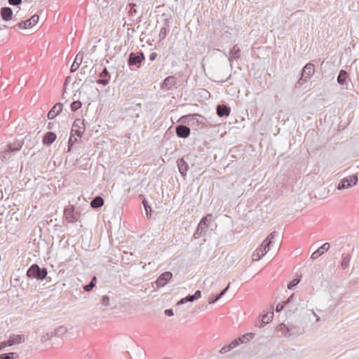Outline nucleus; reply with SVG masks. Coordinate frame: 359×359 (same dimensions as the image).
I'll list each match as a JSON object with an SVG mask.
<instances>
[{"mask_svg": "<svg viewBox=\"0 0 359 359\" xmlns=\"http://www.w3.org/2000/svg\"><path fill=\"white\" fill-rule=\"evenodd\" d=\"M201 297V292L200 290H196L194 294H192V299L197 300Z\"/></svg>", "mask_w": 359, "mask_h": 359, "instance_id": "49", "label": "nucleus"}, {"mask_svg": "<svg viewBox=\"0 0 359 359\" xmlns=\"http://www.w3.org/2000/svg\"><path fill=\"white\" fill-rule=\"evenodd\" d=\"M351 255L350 254H342L341 266L343 269H347L349 266Z\"/></svg>", "mask_w": 359, "mask_h": 359, "instance_id": "28", "label": "nucleus"}, {"mask_svg": "<svg viewBox=\"0 0 359 359\" xmlns=\"http://www.w3.org/2000/svg\"><path fill=\"white\" fill-rule=\"evenodd\" d=\"M230 350H231V348H230V345L229 344L227 346H224V347H222V349L220 350V353L224 354L229 352Z\"/></svg>", "mask_w": 359, "mask_h": 359, "instance_id": "48", "label": "nucleus"}, {"mask_svg": "<svg viewBox=\"0 0 359 359\" xmlns=\"http://www.w3.org/2000/svg\"><path fill=\"white\" fill-rule=\"evenodd\" d=\"M164 313L167 316L169 317L172 316L174 315L173 311L171 309H165Z\"/></svg>", "mask_w": 359, "mask_h": 359, "instance_id": "50", "label": "nucleus"}, {"mask_svg": "<svg viewBox=\"0 0 359 359\" xmlns=\"http://www.w3.org/2000/svg\"><path fill=\"white\" fill-rule=\"evenodd\" d=\"M56 135L53 132H48L43 138V143L45 145H50L56 139Z\"/></svg>", "mask_w": 359, "mask_h": 359, "instance_id": "23", "label": "nucleus"}, {"mask_svg": "<svg viewBox=\"0 0 359 359\" xmlns=\"http://www.w3.org/2000/svg\"><path fill=\"white\" fill-rule=\"evenodd\" d=\"M346 77H347V72L345 70H341L337 76V82L341 85L344 84Z\"/></svg>", "mask_w": 359, "mask_h": 359, "instance_id": "31", "label": "nucleus"}, {"mask_svg": "<svg viewBox=\"0 0 359 359\" xmlns=\"http://www.w3.org/2000/svg\"><path fill=\"white\" fill-rule=\"evenodd\" d=\"M273 318V312L266 313L262 317V320L259 322V327H262L268 324Z\"/></svg>", "mask_w": 359, "mask_h": 359, "instance_id": "25", "label": "nucleus"}, {"mask_svg": "<svg viewBox=\"0 0 359 359\" xmlns=\"http://www.w3.org/2000/svg\"><path fill=\"white\" fill-rule=\"evenodd\" d=\"M53 335H54L53 332H47L46 334H43L41 337V341L42 342H45V341H48V339H50L51 337H53Z\"/></svg>", "mask_w": 359, "mask_h": 359, "instance_id": "40", "label": "nucleus"}, {"mask_svg": "<svg viewBox=\"0 0 359 359\" xmlns=\"http://www.w3.org/2000/svg\"><path fill=\"white\" fill-rule=\"evenodd\" d=\"M77 141V139L76 137H74V135H72V133H71V136L69 140V147H68V151H70L72 147L73 144Z\"/></svg>", "mask_w": 359, "mask_h": 359, "instance_id": "43", "label": "nucleus"}, {"mask_svg": "<svg viewBox=\"0 0 359 359\" xmlns=\"http://www.w3.org/2000/svg\"><path fill=\"white\" fill-rule=\"evenodd\" d=\"M22 0H8V2L11 6H18L21 4Z\"/></svg>", "mask_w": 359, "mask_h": 359, "instance_id": "47", "label": "nucleus"}, {"mask_svg": "<svg viewBox=\"0 0 359 359\" xmlns=\"http://www.w3.org/2000/svg\"><path fill=\"white\" fill-rule=\"evenodd\" d=\"M157 55H157V53H155V52L151 53L149 55V60H150L151 61H154V60H156V58L157 57Z\"/></svg>", "mask_w": 359, "mask_h": 359, "instance_id": "51", "label": "nucleus"}, {"mask_svg": "<svg viewBox=\"0 0 359 359\" xmlns=\"http://www.w3.org/2000/svg\"><path fill=\"white\" fill-rule=\"evenodd\" d=\"M25 341V337L22 334H13L9 337V339L6 342L3 343V346H13L15 344H20Z\"/></svg>", "mask_w": 359, "mask_h": 359, "instance_id": "8", "label": "nucleus"}, {"mask_svg": "<svg viewBox=\"0 0 359 359\" xmlns=\"http://www.w3.org/2000/svg\"><path fill=\"white\" fill-rule=\"evenodd\" d=\"M67 330L65 327L64 326H60L57 328H56L53 333H54V335L56 336V337H62L64 334H66Z\"/></svg>", "mask_w": 359, "mask_h": 359, "instance_id": "32", "label": "nucleus"}, {"mask_svg": "<svg viewBox=\"0 0 359 359\" xmlns=\"http://www.w3.org/2000/svg\"><path fill=\"white\" fill-rule=\"evenodd\" d=\"M172 273L170 271H166L161 274L155 281L157 287H161L165 286L167 283L172 278Z\"/></svg>", "mask_w": 359, "mask_h": 359, "instance_id": "9", "label": "nucleus"}, {"mask_svg": "<svg viewBox=\"0 0 359 359\" xmlns=\"http://www.w3.org/2000/svg\"><path fill=\"white\" fill-rule=\"evenodd\" d=\"M14 151H11V149L6 147L4 151H1L0 158L3 162H7L11 158V153Z\"/></svg>", "mask_w": 359, "mask_h": 359, "instance_id": "29", "label": "nucleus"}, {"mask_svg": "<svg viewBox=\"0 0 359 359\" xmlns=\"http://www.w3.org/2000/svg\"><path fill=\"white\" fill-rule=\"evenodd\" d=\"M95 283H96V277L94 276L93 278V279L91 280V281L88 284L83 286V290L86 292L91 291L93 290V288L95 287Z\"/></svg>", "mask_w": 359, "mask_h": 359, "instance_id": "34", "label": "nucleus"}, {"mask_svg": "<svg viewBox=\"0 0 359 359\" xmlns=\"http://www.w3.org/2000/svg\"><path fill=\"white\" fill-rule=\"evenodd\" d=\"M278 330L283 331L285 334H287V333L290 332V329L287 327H286L285 324H280L278 326Z\"/></svg>", "mask_w": 359, "mask_h": 359, "instance_id": "41", "label": "nucleus"}, {"mask_svg": "<svg viewBox=\"0 0 359 359\" xmlns=\"http://www.w3.org/2000/svg\"><path fill=\"white\" fill-rule=\"evenodd\" d=\"M224 295H222V293L220 292L217 297H215L216 302L218 301Z\"/></svg>", "mask_w": 359, "mask_h": 359, "instance_id": "56", "label": "nucleus"}, {"mask_svg": "<svg viewBox=\"0 0 359 359\" xmlns=\"http://www.w3.org/2000/svg\"><path fill=\"white\" fill-rule=\"evenodd\" d=\"M294 297H295V294H294V293H293V294H292L288 297V299H287L286 301L283 302L282 303L278 304L276 306V312H280V311H281L284 309V307H285V306H287V307H288V309H289L290 310H292L293 309H296V306H292L290 305V304L292 303V300H293V299H294Z\"/></svg>", "mask_w": 359, "mask_h": 359, "instance_id": "12", "label": "nucleus"}, {"mask_svg": "<svg viewBox=\"0 0 359 359\" xmlns=\"http://www.w3.org/2000/svg\"><path fill=\"white\" fill-rule=\"evenodd\" d=\"M39 19L37 15H34L29 19L18 23L17 26L21 29L31 28L38 22Z\"/></svg>", "mask_w": 359, "mask_h": 359, "instance_id": "7", "label": "nucleus"}, {"mask_svg": "<svg viewBox=\"0 0 359 359\" xmlns=\"http://www.w3.org/2000/svg\"><path fill=\"white\" fill-rule=\"evenodd\" d=\"M145 266H146V264H144L142 266V269H144V268H145Z\"/></svg>", "mask_w": 359, "mask_h": 359, "instance_id": "61", "label": "nucleus"}, {"mask_svg": "<svg viewBox=\"0 0 359 359\" xmlns=\"http://www.w3.org/2000/svg\"><path fill=\"white\" fill-rule=\"evenodd\" d=\"M143 205H144V209L146 210L147 216L148 217H151V208H150V206L147 204L146 201H143Z\"/></svg>", "mask_w": 359, "mask_h": 359, "instance_id": "44", "label": "nucleus"}, {"mask_svg": "<svg viewBox=\"0 0 359 359\" xmlns=\"http://www.w3.org/2000/svg\"><path fill=\"white\" fill-rule=\"evenodd\" d=\"M224 295H222V293L220 292L217 297H215L216 302L218 301Z\"/></svg>", "mask_w": 359, "mask_h": 359, "instance_id": "55", "label": "nucleus"}, {"mask_svg": "<svg viewBox=\"0 0 359 359\" xmlns=\"http://www.w3.org/2000/svg\"><path fill=\"white\" fill-rule=\"evenodd\" d=\"M278 235L276 231L271 232L267 238L262 242V246H266V248L270 249V245L272 242V240Z\"/></svg>", "mask_w": 359, "mask_h": 359, "instance_id": "30", "label": "nucleus"}, {"mask_svg": "<svg viewBox=\"0 0 359 359\" xmlns=\"http://www.w3.org/2000/svg\"><path fill=\"white\" fill-rule=\"evenodd\" d=\"M84 131V120L80 118L76 119L72 128L71 133H72V135H77L78 137H81Z\"/></svg>", "mask_w": 359, "mask_h": 359, "instance_id": "6", "label": "nucleus"}, {"mask_svg": "<svg viewBox=\"0 0 359 359\" xmlns=\"http://www.w3.org/2000/svg\"><path fill=\"white\" fill-rule=\"evenodd\" d=\"M100 79L97 80V83L103 86H107L109 83L111 75L107 69L105 67L99 74Z\"/></svg>", "mask_w": 359, "mask_h": 359, "instance_id": "13", "label": "nucleus"}, {"mask_svg": "<svg viewBox=\"0 0 359 359\" xmlns=\"http://www.w3.org/2000/svg\"><path fill=\"white\" fill-rule=\"evenodd\" d=\"M179 171L182 176H186L187 172L189 169V165L183 158L178 159L177 161Z\"/></svg>", "mask_w": 359, "mask_h": 359, "instance_id": "20", "label": "nucleus"}, {"mask_svg": "<svg viewBox=\"0 0 359 359\" xmlns=\"http://www.w3.org/2000/svg\"><path fill=\"white\" fill-rule=\"evenodd\" d=\"M201 221H204L205 224H208V226L213 221V217L212 214H208L206 216L202 218Z\"/></svg>", "mask_w": 359, "mask_h": 359, "instance_id": "39", "label": "nucleus"}, {"mask_svg": "<svg viewBox=\"0 0 359 359\" xmlns=\"http://www.w3.org/2000/svg\"><path fill=\"white\" fill-rule=\"evenodd\" d=\"M197 115L196 114H189L187 116H182L179 121H180L183 124H191L192 122L194 123L195 121L198 122V120L196 119Z\"/></svg>", "mask_w": 359, "mask_h": 359, "instance_id": "24", "label": "nucleus"}, {"mask_svg": "<svg viewBox=\"0 0 359 359\" xmlns=\"http://www.w3.org/2000/svg\"><path fill=\"white\" fill-rule=\"evenodd\" d=\"M270 249L266 248V246L261 245L260 248H258L256 251L252 254V261H258L261 259Z\"/></svg>", "mask_w": 359, "mask_h": 359, "instance_id": "16", "label": "nucleus"}, {"mask_svg": "<svg viewBox=\"0 0 359 359\" xmlns=\"http://www.w3.org/2000/svg\"><path fill=\"white\" fill-rule=\"evenodd\" d=\"M0 14L4 21H9L12 19L13 10L10 7H3L1 8Z\"/></svg>", "mask_w": 359, "mask_h": 359, "instance_id": "18", "label": "nucleus"}, {"mask_svg": "<svg viewBox=\"0 0 359 359\" xmlns=\"http://www.w3.org/2000/svg\"><path fill=\"white\" fill-rule=\"evenodd\" d=\"M224 295H222V293L220 292L217 297H215L216 302L218 301Z\"/></svg>", "mask_w": 359, "mask_h": 359, "instance_id": "57", "label": "nucleus"}, {"mask_svg": "<svg viewBox=\"0 0 359 359\" xmlns=\"http://www.w3.org/2000/svg\"><path fill=\"white\" fill-rule=\"evenodd\" d=\"M314 74V65L307 63L302 69L301 76L295 83V88H300L304 83L308 81Z\"/></svg>", "mask_w": 359, "mask_h": 359, "instance_id": "2", "label": "nucleus"}, {"mask_svg": "<svg viewBox=\"0 0 359 359\" xmlns=\"http://www.w3.org/2000/svg\"><path fill=\"white\" fill-rule=\"evenodd\" d=\"M176 84V79L174 76H167L161 86V89H165L167 90H170L174 87Z\"/></svg>", "mask_w": 359, "mask_h": 359, "instance_id": "14", "label": "nucleus"}, {"mask_svg": "<svg viewBox=\"0 0 359 359\" xmlns=\"http://www.w3.org/2000/svg\"><path fill=\"white\" fill-rule=\"evenodd\" d=\"M313 315L315 316V318H316V321H318L320 318L318 316L316 315V313L315 312H313Z\"/></svg>", "mask_w": 359, "mask_h": 359, "instance_id": "59", "label": "nucleus"}, {"mask_svg": "<svg viewBox=\"0 0 359 359\" xmlns=\"http://www.w3.org/2000/svg\"><path fill=\"white\" fill-rule=\"evenodd\" d=\"M194 299H192V295H188L186 297H184L182 299H181L178 302H177V304L180 305V304H184L188 302H194Z\"/></svg>", "mask_w": 359, "mask_h": 359, "instance_id": "38", "label": "nucleus"}, {"mask_svg": "<svg viewBox=\"0 0 359 359\" xmlns=\"http://www.w3.org/2000/svg\"><path fill=\"white\" fill-rule=\"evenodd\" d=\"M22 145L23 141L22 140H16L13 144L7 145L6 147L11 149V151L16 152L20 150Z\"/></svg>", "mask_w": 359, "mask_h": 359, "instance_id": "26", "label": "nucleus"}, {"mask_svg": "<svg viewBox=\"0 0 359 359\" xmlns=\"http://www.w3.org/2000/svg\"><path fill=\"white\" fill-rule=\"evenodd\" d=\"M224 54L226 56L229 57V62L230 66L232 67V65H233L232 58L237 59V58L240 57L241 48L238 46V45L236 44L233 46V47L232 48V49L231 50V51L229 52V54H226L225 52H224Z\"/></svg>", "mask_w": 359, "mask_h": 359, "instance_id": "10", "label": "nucleus"}, {"mask_svg": "<svg viewBox=\"0 0 359 359\" xmlns=\"http://www.w3.org/2000/svg\"><path fill=\"white\" fill-rule=\"evenodd\" d=\"M80 213L75 211L74 205H69L65 208L64 217L68 223H74L78 221Z\"/></svg>", "mask_w": 359, "mask_h": 359, "instance_id": "3", "label": "nucleus"}, {"mask_svg": "<svg viewBox=\"0 0 359 359\" xmlns=\"http://www.w3.org/2000/svg\"><path fill=\"white\" fill-rule=\"evenodd\" d=\"M252 338H253V337H245V342L244 343H246V342L249 341Z\"/></svg>", "mask_w": 359, "mask_h": 359, "instance_id": "58", "label": "nucleus"}, {"mask_svg": "<svg viewBox=\"0 0 359 359\" xmlns=\"http://www.w3.org/2000/svg\"><path fill=\"white\" fill-rule=\"evenodd\" d=\"M133 256V254L132 253H129V252H123L122 256H121V259H122V262L126 264H128L130 262H131V257Z\"/></svg>", "mask_w": 359, "mask_h": 359, "instance_id": "35", "label": "nucleus"}, {"mask_svg": "<svg viewBox=\"0 0 359 359\" xmlns=\"http://www.w3.org/2000/svg\"><path fill=\"white\" fill-rule=\"evenodd\" d=\"M52 125H53V123H48V129H52Z\"/></svg>", "mask_w": 359, "mask_h": 359, "instance_id": "60", "label": "nucleus"}, {"mask_svg": "<svg viewBox=\"0 0 359 359\" xmlns=\"http://www.w3.org/2000/svg\"><path fill=\"white\" fill-rule=\"evenodd\" d=\"M201 235H200V231H197V230L196 231V232L194 233V237L195 238H198L200 237Z\"/></svg>", "mask_w": 359, "mask_h": 359, "instance_id": "54", "label": "nucleus"}, {"mask_svg": "<svg viewBox=\"0 0 359 359\" xmlns=\"http://www.w3.org/2000/svg\"><path fill=\"white\" fill-rule=\"evenodd\" d=\"M14 355H17L15 353H3L0 355V359H13Z\"/></svg>", "mask_w": 359, "mask_h": 359, "instance_id": "42", "label": "nucleus"}, {"mask_svg": "<svg viewBox=\"0 0 359 359\" xmlns=\"http://www.w3.org/2000/svg\"><path fill=\"white\" fill-rule=\"evenodd\" d=\"M229 285H230V283L228 284V285L224 290H222V291L221 292L222 295H224L226 294V292L229 290Z\"/></svg>", "mask_w": 359, "mask_h": 359, "instance_id": "52", "label": "nucleus"}, {"mask_svg": "<svg viewBox=\"0 0 359 359\" xmlns=\"http://www.w3.org/2000/svg\"><path fill=\"white\" fill-rule=\"evenodd\" d=\"M82 60H83V53L79 52L76 55L74 62H73V64L71 66L70 72H76L79 69V66L81 65Z\"/></svg>", "mask_w": 359, "mask_h": 359, "instance_id": "21", "label": "nucleus"}, {"mask_svg": "<svg viewBox=\"0 0 359 359\" xmlns=\"http://www.w3.org/2000/svg\"><path fill=\"white\" fill-rule=\"evenodd\" d=\"M62 110V104L56 103L48 113V118L53 119L58 115Z\"/></svg>", "mask_w": 359, "mask_h": 359, "instance_id": "17", "label": "nucleus"}, {"mask_svg": "<svg viewBox=\"0 0 359 359\" xmlns=\"http://www.w3.org/2000/svg\"><path fill=\"white\" fill-rule=\"evenodd\" d=\"M101 304L105 306H108L109 304V297L107 295L103 296L101 299Z\"/></svg>", "mask_w": 359, "mask_h": 359, "instance_id": "46", "label": "nucleus"}, {"mask_svg": "<svg viewBox=\"0 0 359 359\" xmlns=\"http://www.w3.org/2000/svg\"><path fill=\"white\" fill-rule=\"evenodd\" d=\"M330 248V245L329 243H325L322 245L317 250L313 252L311 256L312 259H316L322 255H323L325 252H327Z\"/></svg>", "mask_w": 359, "mask_h": 359, "instance_id": "15", "label": "nucleus"}, {"mask_svg": "<svg viewBox=\"0 0 359 359\" xmlns=\"http://www.w3.org/2000/svg\"><path fill=\"white\" fill-rule=\"evenodd\" d=\"M82 106V104L81 102L79 101V100H77V101H74L72 104H71V109L73 111H76V110H78L79 109H80Z\"/></svg>", "mask_w": 359, "mask_h": 359, "instance_id": "36", "label": "nucleus"}, {"mask_svg": "<svg viewBox=\"0 0 359 359\" xmlns=\"http://www.w3.org/2000/svg\"><path fill=\"white\" fill-rule=\"evenodd\" d=\"M104 205V199L101 196H95L90 202L93 208H99Z\"/></svg>", "mask_w": 359, "mask_h": 359, "instance_id": "27", "label": "nucleus"}, {"mask_svg": "<svg viewBox=\"0 0 359 359\" xmlns=\"http://www.w3.org/2000/svg\"><path fill=\"white\" fill-rule=\"evenodd\" d=\"M27 276L29 278L43 280L48 275L46 268H41L37 264H33L27 271Z\"/></svg>", "mask_w": 359, "mask_h": 359, "instance_id": "1", "label": "nucleus"}, {"mask_svg": "<svg viewBox=\"0 0 359 359\" xmlns=\"http://www.w3.org/2000/svg\"><path fill=\"white\" fill-rule=\"evenodd\" d=\"M230 111V108L224 104H219L217 107V114L220 117L229 116Z\"/></svg>", "mask_w": 359, "mask_h": 359, "instance_id": "22", "label": "nucleus"}, {"mask_svg": "<svg viewBox=\"0 0 359 359\" xmlns=\"http://www.w3.org/2000/svg\"><path fill=\"white\" fill-rule=\"evenodd\" d=\"M144 59V55L142 52H138L137 53L132 52L129 54L128 64L129 66H135L139 68Z\"/></svg>", "mask_w": 359, "mask_h": 359, "instance_id": "5", "label": "nucleus"}, {"mask_svg": "<svg viewBox=\"0 0 359 359\" xmlns=\"http://www.w3.org/2000/svg\"><path fill=\"white\" fill-rule=\"evenodd\" d=\"M215 302H216V300H215V297L213 296L212 297H210L208 298V303L209 304H213Z\"/></svg>", "mask_w": 359, "mask_h": 359, "instance_id": "53", "label": "nucleus"}, {"mask_svg": "<svg viewBox=\"0 0 359 359\" xmlns=\"http://www.w3.org/2000/svg\"><path fill=\"white\" fill-rule=\"evenodd\" d=\"M176 134L177 137L181 138H187L190 135V128L183 123L181 125H178L175 128Z\"/></svg>", "mask_w": 359, "mask_h": 359, "instance_id": "11", "label": "nucleus"}, {"mask_svg": "<svg viewBox=\"0 0 359 359\" xmlns=\"http://www.w3.org/2000/svg\"><path fill=\"white\" fill-rule=\"evenodd\" d=\"M358 181V176L356 175H352L345 178H343L338 184L337 189L339 190L348 189L353 186L356 185Z\"/></svg>", "mask_w": 359, "mask_h": 359, "instance_id": "4", "label": "nucleus"}, {"mask_svg": "<svg viewBox=\"0 0 359 359\" xmlns=\"http://www.w3.org/2000/svg\"><path fill=\"white\" fill-rule=\"evenodd\" d=\"M254 337V334L248 333L246 334L243 335L241 337L234 339L229 344L230 348L233 349V348L237 347L239 344L244 343L245 337Z\"/></svg>", "mask_w": 359, "mask_h": 359, "instance_id": "19", "label": "nucleus"}, {"mask_svg": "<svg viewBox=\"0 0 359 359\" xmlns=\"http://www.w3.org/2000/svg\"><path fill=\"white\" fill-rule=\"evenodd\" d=\"M208 227V224H205L204 221H201L197 227V231H200V235L203 233L206 232Z\"/></svg>", "mask_w": 359, "mask_h": 359, "instance_id": "33", "label": "nucleus"}, {"mask_svg": "<svg viewBox=\"0 0 359 359\" xmlns=\"http://www.w3.org/2000/svg\"><path fill=\"white\" fill-rule=\"evenodd\" d=\"M301 281V278H294L291 282H290L287 285V288L289 290H292L297 284Z\"/></svg>", "mask_w": 359, "mask_h": 359, "instance_id": "37", "label": "nucleus"}, {"mask_svg": "<svg viewBox=\"0 0 359 359\" xmlns=\"http://www.w3.org/2000/svg\"><path fill=\"white\" fill-rule=\"evenodd\" d=\"M167 35V29L165 27H162L160 30L159 38L160 39H164Z\"/></svg>", "mask_w": 359, "mask_h": 359, "instance_id": "45", "label": "nucleus"}]
</instances>
